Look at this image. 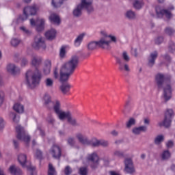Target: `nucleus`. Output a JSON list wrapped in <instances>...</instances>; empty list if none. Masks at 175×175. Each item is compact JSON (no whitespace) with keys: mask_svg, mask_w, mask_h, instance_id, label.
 Wrapping results in <instances>:
<instances>
[{"mask_svg":"<svg viewBox=\"0 0 175 175\" xmlns=\"http://www.w3.org/2000/svg\"><path fill=\"white\" fill-rule=\"evenodd\" d=\"M79 56L74 55L70 59L64 63L60 68L56 66L53 69V79L59 80L60 83H66L69 81L70 76L75 73V70L79 66Z\"/></svg>","mask_w":175,"mask_h":175,"instance_id":"obj_1","label":"nucleus"},{"mask_svg":"<svg viewBox=\"0 0 175 175\" xmlns=\"http://www.w3.org/2000/svg\"><path fill=\"white\" fill-rule=\"evenodd\" d=\"M172 76L169 75H163L158 73L155 75V82L158 90H163V97L165 102H167L172 98V86H170V81Z\"/></svg>","mask_w":175,"mask_h":175,"instance_id":"obj_2","label":"nucleus"},{"mask_svg":"<svg viewBox=\"0 0 175 175\" xmlns=\"http://www.w3.org/2000/svg\"><path fill=\"white\" fill-rule=\"evenodd\" d=\"M76 138L81 144L83 146H90L92 148H96L100 146L103 147V148H107V147L110 146V143L106 139H99L96 137H93L90 140L88 137H84V135L81 133H77Z\"/></svg>","mask_w":175,"mask_h":175,"instance_id":"obj_3","label":"nucleus"},{"mask_svg":"<svg viewBox=\"0 0 175 175\" xmlns=\"http://www.w3.org/2000/svg\"><path fill=\"white\" fill-rule=\"evenodd\" d=\"M42 79V73L39 69L36 68L34 70H29L25 75L26 84L28 88L33 90L40 84Z\"/></svg>","mask_w":175,"mask_h":175,"instance_id":"obj_4","label":"nucleus"},{"mask_svg":"<svg viewBox=\"0 0 175 175\" xmlns=\"http://www.w3.org/2000/svg\"><path fill=\"white\" fill-rule=\"evenodd\" d=\"M54 113H55L60 121H64L65 118H67V121L70 125L78 126L77 120L72 116L70 111L65 112L61 109V103L59 101H57L54 105Z\"/></svg>","mask_w":175,"mask_h":175,"instance_id":"obj_5","label":"nucleus"},{"mask_svg":"<svg viewBox=\"0 0 175 175\" xmlns=\"http://www.w3.org/2000/svg\"><path fill=\"white\" fill-rule=\"evenodd\" d=\"M83 9H85L88 13L94 12L92 6V0H81V3L78 4L73 10L72 14L74 17H80L83 14Z\"/></svg>","mask_w":175,"mask_h":175,"instance_id":"obj_6","label":"nucleus"},{"mask_svg":"<svg viewBox=\"0 0 175 175\" xmlns=\"http://www.w3.org/2000/svg\"><path fill=\"white\" fill-rule=\"evenodd\" d=\"M110 43H111V41H107L105 38H101L98 42L92 41L89 42L88 44V49L89 51H94V50H96L98 46L101 49L109 50L110 49Z\"/></svg>","mask_w":175,"mask_h":175,"instance_id":"obj_7","label":"nucleus"},{"mask_svg":"<svg viewBox=\"0 0 175 175\" xmlns=\"http://www.w3.org/2000/svg\"><path fill=\"white\" fill-rule=\"evenodd\" d=\"M32 47L36 50H46V40L40 34H38L34 38Z\"/></svg>","mask_w":175,"mask_h":175,"instance_id":"obj_8","label":"nucleus"},{"mask_svg":"<svg viewBox=\"0 0 175 175\" xmlns=\"http://www.w3.org/2000/svg\"><path fill=\"white\" fill-rule=\"evenodd\" d=\"M16 138L18 140H22L25 142V143H29L31 141V137L29 135H27L25 133V130H24V127L18 125L16 127Z\"/></svg>","mask_w":175,"mask_h":175,"instance_id":"obj_9","label":"nucleus"},{"mask_svg":"<svg viewBox=\"0 0 175 175\" xmlns=\"http://www.w3.org/2000/svg\"><path fill=\"white\" fill-rule=\"evenodd\" d=\"M172 118H173V109H167L163 122H159V126L169 128L172 125Z\"/></svg>","mask_w":175,"mask_h":175,"instance_id":"obj_10","label":"nucleus"},{"mask_svg":"<svg viewBox=\"0 0 175 175\" xmlns=\"http://www.w3.org/2000/svg\"><path fill=\"white\" fill-rule=\"evenodd\" d=\"M87 159L90 163V167L93 170L98 169L99 166V156H98V153H96V152L89 154L88 155Z\"/></svg>","mask_w":175,"mask_h":175,"instance_id":"obj_11","label":"nucleus"},{"mask_svg":"<svg viewBox=\"0 0 175 175\" xmlns=\"http://www.w3.org/2000/svg\"><path fill=\"white\" fill-rule=\"evenodd\" d=\"M30 24L31 27H36L37 32H42L44 29V20L43 19H37L36 21L30 19Z\"/></svg>","mask_w":175,"mask_h":175,"instance_id":"obj_12","label":"nucleus"},{"mask_svg":"<svg viewBox=\"0 0 175 175\" xmlns=\"http://www.w3.org/2000/svg\"><path fill=\"white\" fill-rule=\"evenodd\" d=\"M124 165V172H126V173H129V174H133V173H135V167H133V161H132V159H125Z\"/></svg>","mask_w":175,"mask_h":175,"instance_id":"obj_13","label":"nucleus"},{"mask_svg":"<svg viewBox=\"0 0 175 175\" xmlns=\"http://www.w3.org/2000/svg\"><path fill=\"white\" fill-rule=\"evenodd\" d=\"M116 64L119 66L118 69L122 72L124 70V72H131V68H129V65H128V62H124L121 58L116 57Z\"/></svg>","mask_w":175,"mask_h":175,"instance_id":"obj_14","label":"nucleus"},{"mask_svg":"<svg viewBox=\"0 0 175 175\" xmlns=\"http://www.w3.org/2000/svg\"><path fill=\"white\" fill-rule=\"evenodd\" d=\"M44 106L48 108L49 110H51V109H53L54 111V106H55V104L57 102H59L58 100H55V102L51 101V97L49 95H45L44 97Z\"/></svg>","mask_w":175,"mask_h":175,"instance_id":"obj_15","label":"nucleus"},{"mask_svg":"<svg viewBox=\"0 0 175 175\" xmlns=\"http://www.w3.org/2000/svg\"><path fill=\"white\" fill-rule=\"evenodd\" d=\"M156 13L158 17H162L165 15L167 18H172V13L170 11L167 10H162L159 6L156 7Z\"/></svg>","mask_w":175,"mask_h":175,"instance_id":"obj_16","label":"nucleus"},{"mask_svg":"<svg viewBox=\"0 0 175 175\" xmlns=\"http://www.w3.org/2000/svg\"><path fill=\"white\" fill-rule=\"evenodd\" d=\"M51 152L55 159H59L61 158L62 152L61 148L57 145H53L51 149Z\"/></svg>","mask_w":175,"mask_h":175,"instance_id":"obj_17","label":"nucleus"},{"mask_svg":"<svg viewBox=\"0 0 175 175\" xmlns=\"http://www.w3.org/2000/svg\"><path fill=\"white\" fill-rule=\"evenodd\" d=\"M42 62L43 58H42V57L38 55H33L31 57V64L32 66H35V68H38V66H40V65H42Z\"/></svg>","mask_w":175,"mask_h":175,"instance_id":"obj_18","label":"nucleus"},{"mask_svg":"<svg viewBox=\"0 0 175 175\" xmlns=\"http://www.w3.org/2000/svg\"><path fill=\"white\" fill-rule=\"evenodd\" d=\"M158 58V51H155L151 53L148 57V66L149 68H152L155 65V59Z\"/></svg>","mask_w":175,"mask_h":175,"instance_id":"obj_19","label":"nucleus"},{"mask_svg":"<svg viewBox=\"0 0 175 175\" xmlns=\"http://www.w3.org/2000/svg\"><path fill=\"white\" fill-rule=\"evenodd\" d=\"M7 70L9 73H11L12 76L20 75V68L13 64H10L7 66Z\"/></svg>","mask_w":175,"mask_h":175,"instance_id":"obj_20","label":"nucleus"},{"mask_svg":"<svg viewBox=\"0 0 175 175\" xmlns=\"http://www.w3.org/2000/svg\"><path fill=\"white\" fill-rule=\"evenodd\" d=\"M62 84L59 87V91H61L62 94L63 95H66V94L69 93V91H70L71 85L69 84V83L67 82H61Z\"/></svg>","mask_w":175,"mask_h":175,"instance_id":"obj_21","label":"nucleus"},{"mask_svg":"<svg viewBox=\"0 0 175 175\" xmlns=\"http://www.w3.org/2000/svg\"><path fill=\"white\" fill-rule=\"evenodd\" d=\"M51 72V60L47 59L44 62L43 73L44 75H50Z\"/></svg>","mask_w":175,"mask_h":175,"instance_id":"obj_22","label":"nucleus"},{"mask_svg":"<svg viewBox=\"0 0 175 175\" xmlns=\"http://www.w3.org/2000/svg\"><path fill=\"white\" fill-rule=\"evenodd\" d=\"M8 172L11 175H23L21 169L14 165H12L9 167Z\"/></svg>","mask_w":175,"mask_h":175,"instance_id":"obj_23","label":"nucleus"},{"mask_svg":"<svg viewBox=\"0 0 175 175\" xmlns=\"http://www.w3.org/2000/svg\"><path fill=\"white\" fill-rule=\"evenodd\" d=\"M23 13L24 14H27V16H35V14H36V6L33 5L25 8Z\"/></svg>","mask_w":175,"mask_h":175,"instance_id":"obj_24","label":"nucleus"},{"mask_svg":"<svg viewBox=\"0 0 175 175\" xmlns=\"http://www.w3.org/2000/svg\"><path fill=\"white\" fill-rule=\"evenodd\" d=\"M57 31H55L54 29H52L45 33V38L48 40H54V39H55Z\"/></svg>","mask_w":175,"mask_h":175,"instance_id":"obj_25","label":"nucleus"},{"mask_svg":"<svg viewBox=\"0 0 175 175\" xmlns=\"http://www.w3.org/2000/svg\"><path fill=\"white\" fill-rule=\"evenodd\" d=\"M147 131L146 126H140L139 127H134L132 129V132L133 135H140L142 132H146Z\"/></svg>","mask_w":175,"mask_h":175,"instance_id":"obj_26","label":"nucleus"},{"mask_svg":"<svg viewBox=\"0 0 175 175\" xmlns=\"http://www.w3.org/2000/svg\"><path fill=\"white\" fill-rule=\"evenodd\" d=\"M49 21L53 24H57V25H59L61 24V19L56 14H51L49 16Z\"/></svg>","mask_w":175,"mask_h":175,"instance_id":"obj_27","label":"nucleus"},{"mask_svg":"<svg viewBox=\"0 0 175 175\" xmlns=\"http://www.w3.org/2000/svg\"><path fill=\"white\" fill-rule=\"evenodd\" d=\"M160 157L161 158V161H169L172 157V154L170 153V151L165 150L162 152Z\"/></svg>","mask_w":175,"mask_h":175,"instance_id":"obj_28","label":"nucleus"},{"mask_svg":"<svg viewBox=\"0 0 175 175\" xmlns=\"http://www.w3.org/2000/svg\"><path fill=\"white\" fill-rule=\"evenodd\" d=\"M18 161L23 167H25V163H27V155L23 154H19Z\"/></svg>","mask_w":175,"mask_h":175,"instance_id":"obj_29","label":"nucleus"},{"mask_svg":"<svg viewBox=\"0 0 175 175\" xmlns=\"http://www.w3.org/2000/svg\"><path fill=\"white\" fill-rule=\"evenodd\" d=\"M13 109L14 111H16V113H24V105L20 104V103H16Z\"/></svg>","mask_w":175,"mask_h":175,"instance_id":"obj_30","label":"nucleus"},{"mask_svg":"<svg viewBox=\"0 0 175 175\" xmlns=\"http://www.w3.org/2000/svg\"><path fill=\"white\" fill-rule=\"evenodd\" d=\"M125 17L128 20H136V13L132 10H129L126 12Z\"/></svg>","mask_w":175,"mask_h":175,"instance_id":"obj_31","label":"nucleus"},{"mask_svg":"<svg viewBox=\"0 0 175 175\" xmlns=\"http://www.w3.org/2000/svg\"><path fill=\"white\" fill-rule=\"evenodd\" d=\"M134 125H136V119L134 118H130L129 120L126 122V127L128 129H131L132 126H134Z\"/></svg>","mask_w":175,"mask_h":175,"instance_id":"obj_32","label":"nucleus"},{"mask_svg":"<svg viewBox=\"0 0 175 175\" xmlns=\"http://www.w3.org/2000/svg\"><path fill=\"white\" fill-rule=\"evenodd\" d=\"M164 32L168 36H174L175 29L173 27H167L165 28Z\"/></svg>","mask_w":175,"mask_h":175,"instance_id":"obj_33","label":"nucleus"},{"mask_svg":"<svg viewBox=\"0 0 175 175\" xmlns=\"http://www.w3.org/2000/svg\"><path fill=\"white\" fill-rule=\"evenodd\" d=\"M163 140H165V137H163L162 135H159L155 137L154 143L156 144V146H159V144H161Z\"/></svg>","mask_w":175,"mask_h":175,"instance_id":"obj_34","label":"nucleus"},{"mask_svg":"<svg viewBox=\"0 0 175 175\" xmlns=\"http://www.w3.org/2000/svg\"><path fill=\"white\" fill-rule=\"evenodd\" d=\"M48 175H57V170H55V167L53 166V164L49 163L48 167Z\"/></svg>","mask_w":175,"mask_h":175,"instance_id":"obj_35","label":"nucleus"},{"mask_svg":"<svg viewBox=\"0 0 175 175\" xmlns=\"http://www.w3.org/2000/svg\"><path fill=\"white\" fill-rule=\"evenodd\" d=\"M143 5H144V3H143V0H135L133 3L134 8L138 10L142 9Z\"/></svg>","mask_w":175,"mask_h":175,"instance_id":"obj_36","label":"nucleus"},{"mask_svg":"<svg viewBox=\"0 0 175 175\" xmlns=\"http://www.w3.org/2000/svg\"><path fill=\"white\" fill-rule=\"evenodd\" d=\"M44 83L46 87L48 88H53V86L54 85V81L51 78H46L44 81Z\"/></svg>","mask_w":175,"mask_h":175,"instance_id":"obj_37","label":"nucleus"},{"mask_svg":"<svg viewBox=\"0 0 175 175\" xmlns=\"http://www.w3.org/2000/svg\"><path fill=\"white\" fill-rule=\"evenodd\" d=\"M83 39H84V34H80L78 36L75 40V45L77 46H80V44H81V42H83Z\"/></svg>","mask_w":175,"mask_h":175,"instance_id":"obj_38","label":"nucleus"},{"mask_svg":"<svg viewBox=\"0 0 175 175\" xmlns=\"http://www.w3.org/2000/svg\"><path fill=\"white\" fill-rule=\"evenodd\" d=\"M122 61H123V62H129V61H131V57H129V55H128V52L126 51H124L122 53Z\"/></svg>","mask_w":175,"mask_h":175,"instance_id":"obj_39","label":"nucleus"},{"mask_svg":"<svg viewBox=\"0 0 175 175\" xmlns=\"http://www.w3.org/2000/svg\"><path fill=\"white\" fill-rule=\"evenodd\" d=\"M46 122H48V124H49L50 125H54L55 122V119H54V116H53V114H48V116L46 118Z\"/></svg>","mask_w":175,"mask_h":175,"instance_id":"obj_40","label":"nucleus"},{"mask_svg":"<svg viewBox=\"0 0 175 175\" xmlns=\"http://www.w3.org/2000/svg\"><path fill=\"white\" fill-rule=\"evenodd\" d=\"M62 3H64V0H52L53 8H61Z\"/></svg>","mask_w":175,"mask_h":175,"instance_id":"obj_41","label":"nucleus"},{"mask_svg":"<svg viewBox=\"0 0 175 175\" xmlns=\"http://www.w3.org/2000/svg\"><path fill=\"white\" fill-rule=\"evenodd\" d=\"M21 31L25 33V35H27V36H31L32 35V31L28 29H27L25 27L23 26L20 27Z\"/></svg>","mask_w":175,"mask_h":175,"instance_id":"obj_42","label":"nucleus"},{"mask_svg":"<svg viewBox=\"0 0 175 175\" xmlns=\"http://www.w3.org/2000/svg\"><path fill=\"white\" fill-rule=\"evenodd\" d=\"M21 41L18 38H12L10 41V44L12 47H17Z\"/></svg>","mask_w":175,"mask_h":175,"instance_id":"obj_43","label":"nucleus"},{"mask_svg":"<svg viewBox=\"0 0 175 175\" xmlns=\"http://www.w3.org/2000/svg\"><path fill=\"white\" fill-rule=\"evenodd\" d=\"M27 171L30 174V175H36V168L31 165L26 166Z\"/></svg>","mask_w":175,"mask_h":175,"instance_id":"obj_44","label":"nucleus"},{"mask_svg":"<svg viewBox=\"0 0 175 175\" xmlns=\"http://www.w3.org/2000/svg\"><path fill=\"white\" fill-rule=\"evenodd\" d=\"M65 55H66V47L63 46L60 49L59 57L60 58H65Z\"/></svg>","mask_w":175,"mask_h":175,"instance_id":"obj_45","label":"nucleus"},{"mask_svg":"<svg viewBox=\"0 0 175 175\" xmlns=\"http://www.w3.org/2000/svg\"><path fill=\"white\" fill-rule=\"evenodd\" d=\"M168 50L170 53H174L175 51V44L172 40L169 42Z\"/></svg>","mask_w":175,"mask_h":175,"instance_id":"obj_46","label":"nucleus"},{"mask_svg":"<svg viewBox=\"0 0 175 175\" xmlns=\"http://www.w3.org/2000/svg\"><path fill=\"white\" fill-rule=\"evenodd\" d=\"M67 143L71 147H75V145L76 144V141H75L74 137H68L67 139Z\"/></svg>","mask_w":175,"mask_h":175,"instance_id":"obj_47","label":"nucleus"},{"mask_svg":"<svg viewBox=\"0 0 175 175\" xmlns=\"http://www.w3.org/2000/svg\"><path fill=\"white\" fill-rule=\"evenodd\" d=\"M80 175H88V169L85 167H82L79 169Z\"/></svg>","mask_w":175,"mask_h":175,"instance_id":"obj_48","label":"nucleus"},{"mask_svg":"<svg viewBox=\"0 0 175 175\" xmlns=\"http://www.w3.org/2000/svg\"><path fill=\"white\" fill-rule=\"evenodd\" d=\"M114 157H118V158H123L124 157V152L121 150H115L113 152Z\"/></svg>","mask_w":175,"mask_h":175,"instance_id":"obj_49","label":"nucleus"},{"mask_svg":"<svg viewBox=\"0 0 175 175\" xmlns=\"http://www.w3.org/2000/svg\"><path fill=\"white\" fill-rule=\"evenodd\" d=\"M72 168L69 165H67L64 169L65 175H70L72 174Z\"/></svg>","mask_w":175,"mask_h":175,"instance_id":"obj_50","label":"nucleus"},{"mask_svg":"<svg viewBox=\"0 0 175 175\" xmlns=\"http://www.w3.org/2000/svg\"><path fill=\"white\" fill-rule=\"evenodd\" d=\"M28 64V59L25 57L22 58L21 62V66H27Z\"/></svg>","mask_w":175,"mask_h":175,"instance_id":"obj_51","label":"nucleus"},{"mask_svg":"<svg viewBox=\"0 0 175 175\" xmlns=\"http://www.w3.org/2000/svg\"><path fill=\"white\" fill-rule=\"evenodd\" d=\"M13 144L15 150H18L20 147V143L16 139H13Z\"/></svg>","mask_w":175,"mask_h":175,"instance_id":"obj_52","label":"nucleus"},{"mask_svg":"<svg viewBox=\"0 0 175 175\" xmlns=\"http://www.w3.org/2000/svg\"><path fill=\"white\" fill-rule=\"evenodd\" d=\"M163 59H165V61H167V62H170V61H172V57H170V55L165 54L164 55L161 56Z\"/></svg>","mask_w":175,"mask_h":175,"instance_id":"obj_53","label":"nucleus"},{"mask_svg":"<svg viewBox=\"0 0 175 175\" xmlns=\"http://www.w3.org/2000/svg\"><path fill=\"white\" fill-rule=\"evenodd\" d=\"M163 42V37H158L155 40L156 44H161V43H162Z\"/></svg>","mask_w":175,"mask_h":175,"instance_id":"obj_54","label":"nucleus"},{"mask_svg":"<svg viewBox=\"0 0 175 175\" xmlns=\"http://www.w3.org/2000/svg\"><path fill=\"white\" fill-rule=\"evenodd\" d=\"M36 158H38V159H42V151L39 150H36Z\"/></svg>","mask_w":175,"mask_h":175,"instance_id":"obj_55","label":"nucleus"},{"mask_svg":"<svg viewBox=\"0 0 175 175\" xmlns=\"http://www.w3.org/2000/svg\"><path fill=\"white\" fill-rule=\"evenodd\" d=\"M3 98H5V93L0 92V106L3 103Z\"/></svg>","mask_w":175,"mask_h":175,"instance_id":"obj_56","label":"nucleus"},{"mask_svg":"<svg viewBox=\"0 0 175 175\" xmlns=\"http://www.w3.org/2000/svg\"><path fill=\"white\" fill-rule=\"evenodd\" d=\"M11 116H14L13 118V121L14 122H16L17 124V122H18V121H20V118H17V116H16V114L14 113H11Z\"/></svg>","mask_w":175,"mask_h":175,"instance_id":"obj_57","label":"nucleus"},{"mask_svg":"<svg viewBox=\"0 0 175 175\" xmlns=\"http://www.w3.org/2000/svg\"><path fill=\"white\" fill-rule=\"evenodd\" d=\"M129 106H131V100H127L124 105V109L128 110V109H129Z\"/></svg>","mask_w":175,"mask_h":175,"instance_id":"obj_58","label":"nucleus"},{"mask_svg":"<svg viewBox=\"0 0 175 175\" xmlns=\"http://www.w3.org/2000/svg\"><path fill=\"white\" fill-rule=\"evenodd\" d=\"M28 18V14H23V16H21L19 18V20H21V21H25Z\"/></svg>","mask_w":175,"mask_h":175,"instance_id":"obj_59","label":"nucleus"},{"mask_svg":"<svg viewBox=\"0 0 175 175\" xmlns=\"http://www.w3.org/2000/svg\"><path fill=\"white\" fill-rule=\"evenodd\" d=\"M166 146H167V148H172V147H173V146H174L173 141H168Z\"/></svg>","mask_w":175,"mask_h":175,"instance_id":"obj_60","label":"nucleus"},{"mask_svg":"<svg viewBox=\"0 0 175 175\" xmlns=\"http://www.w3.org/2000/svg\"><path fill=\"white\" fill-rule=\"evenodd\" d=\"M4 126L5 124L3 123V119L2 118H0V130L3 129Z\"/></svg>","mask_w":175,"mask_h":175,"instance_id":"obj_61","label":"nucleus"},{"mask_svg":"<svg viewBox=\"0 0 175 175\" xmlns=\"http://www.w3.org/2000/svg\"><path fill=\"white\" fill-rule=\"evenodd\" d=\"M107 37L110 38L111 42H114L115 43H116V42H117V38H116V36H111V35H109Z\"/></svg>","mask_w":175,"mask_h":175,"instance_id":"obj_62","label":"nucleus"},{"mask_svg":"<svg viewBox=\"0 0 175 175\" xmlns=\"http://www.w3.org/2000/svg\"><path fill=\"white\" fill-rule=\"evenodd\" d=\"M111 135H112V136L117 137V136H118V131H116V130H113V131L111 132Z\"/></svg>","mask_w":175,"mask_h":175,"instance_id":"obj_63","label":"nucleus"},{"mask_svg":"<svg viewBox=\"0 0 175 175\" xmlns=\"http://www.w3.org/2000/svg\"><path fill=\"white\" fill-rule=\"evenodd\" d=\"M37 131H38V132H40V134L42 136H44V131L43 130H42L40 127L38 128Z\"/></svg>","mask_w":175,"mask_h":175,"instance_id":"obj_64","label":"nucleus"}]
</instances>
